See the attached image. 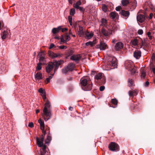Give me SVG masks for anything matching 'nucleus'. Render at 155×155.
Segmentation results:
<instances>
[{"mask_svg": "<svg viewBox=\"0 0 155 155\" xmlns=\"http://www.w3.org/2000/svg\"><path fill=\"white\" fill-rule=\"evenodd\" d=\"M51 105L50 103L48 101L46 102L43 110L42 115L46 121L48 120L51 117Z\"/></svg>", "mask_w": 155, "mask_h": 155, "instance_id": "obj_1", "label": "nucleus"}, {"mask_svg": "<svg viewBox=\"0 0 155 155\" xmlns=\"http://www.w3.org/2000/svg\"><path fill=\"white\" fill-rule=\"evenodd\" d=\"M86 77H83L81 78L80 80L81 84V85L83 86L82 89L85 91H88L91 90L92 87V84L91 82V83L87 82V79L86 78Z\"/></svg>", "mask_w": 155, "mask_h": 155, "instance_id": "obj_2", "label": "nucleus"}, {"mask_svg": "<svg viewBox=\"0 0 155 155\" xmlns=\"http://www.w3.org/2000/svg\"><path fill=\"white\" fill-rule=\"evenodd\" d=\"M74 65L71 63L68 66L63 68L62 70V72L64 74H66L68 71H72L74 70Z\"/></svg>", "mask_w": 155, "mask_h": 155, "instance_id": "obj_3", "label": "nucleus"}, {"mask_svg": "<svg viewBox=\"0 0 155 155\" xmlns=\"http://www.w3.org/2000/svg\"><path fill=\"white\" fill-rule=\"evenodd\" d=\"M109 148L110 150L114 151H118L119 147L117 143L114 142H111L109 145Z\"/></svg>", "mask_w": 155, "mask_h": 155, "instance_id": "obj_4", "label": "nucleus"}, {"mask_svg": "<svg viewBox=\"0 0 155 155\" xmlns=\"http://www.w3.org/2000/svg\"><path fill=\"white\" fill-rule=\"evenodd\" d=\"M126 68L128 71L130 70L134 66V63L131 61H127L125 63Z\"/></svg>", "mask_w": 155, "mask_h": 155, "instance_id": "obj_5", "label": "nucleus"}, {"mask_svg": "<svg viewBox=\"0 0 155 155\" xmlns=\"http://www.w3.org/2000/svg\"><path fill=\"white\" fill-rule=\"evenodd\" d=\"M97 48H99L101 50H105L107 48H108L107 46L105 43L101 42L100 45H98L96 46Z\"/></svg>", "mask_w": 155, "mask_h": 155, "instance_id": "obj_6", "label": "nucleus"}, {"mask_svg": "<svg viewBox=\"0 0 155 155\" xmlns=\"http://www.w3.org/2000/svg\"><path fill=\"white\" fill-rule=\"evenodd\" d=\"M137 21L140 23H142L145 20V16L143 15L137 14Z\"/></svg>", "mask_w": 155, "mask_h": 155, "instance_id": "obj_7", "label": "nucleus"}, {"mask_svg": "<svg viewBox=\"0 0 155 155\" xmlns=\"http://www.w3.org/2000/svg\"><path fill=\"white\" fill-rule=\"evenodd\" d=\"M123 47V44L121 42H118L116 44L114 49L116 51H119L122 49Z\"/></svg>", "mask_w": 155, "mask_h": 155, "instance_id": "obj_8", "label": "nucleus"}, {"mask_svg": "<svg viewBox=\"0 0 155 155\" xmlns=\"http://www.w3.org/2000/svg\"><path fill=\"white\" fill-rule=\"evenodd\" d=\"M54 67L52 62H50L46 67V72L48 73H50L53 70Z\"/></svg>", "mask_w": 155, "mask_h": 155, "instance_id": "obj_9", "label": "nucleus"}, {"mask_svg": "<svg viewBox=\"0 0 155 155\" xmlns=\"http://www.w3.org/2000/svg\"><path fill=\"white\" fill-rule=\"evenodd\" d=\"M48 54L49 56L52 58H55L61 56V54H56L51 51H48Z\"/></svg>", "mask_w": 155, "mask_h": 155, "instance_id": "obj_10", "label": "nucleus"}, {"mask_svg": "<svg viewBox=\"0 0 155 155\" xmlns=\"http://www.w3.org/2000/svg\"><path fill=\"white\" fill-rule=\"evenodd\" d=\"M62 61H56L54 62H52L54 66H55L54 72L58 69L59 66L61 64Z\"/></svg>", "mask_w": 155, "mask_h": 155, "instance_id": "obj_11", "label": "nucleus"}, {"mask_svg": "<svg viewBox=\"0 0 155 155\" xmlns=\"http://www.w3.org/2000/svg\"><path fill=\"white\" fill-rule=\"evenodd\" d=\"M38 55L39 58V61L40 62H41L44 64H45L46 62V61L45 57L42 56V53L39 52L38 54Z\"/></svg>", "mask_w": 155, "mask_h": 155, "instance_id": "obj_12", "label": "nucleus"}, {"mask_svg": "<svg viewBox=\"0 0 155 155\" xmlns=\"http://www.w3.org/2000/svg\"><path fill=\"white\" fill-rule=\"evenodd\" d=\"M116 59L114 57H111L109 61H110V65L113 67H115L117 64V62L116 61Z\"/></svg>", "mask_w": 155, "mask_h": 155, "instance_id": "obj_13", "label": "nucleus"}, {"mask_svg": "<svg viewBox=\"0 0 155 155\" xmlns=\"http://www.w3.org/2000/svg\"><path fill=\"white\" fill-rule=\"evenodd\" d=\"M134 56L136 59H138L141 56V52L140 51H135L134 53Z\"/></svg>", "mask_w": 155, "mask_h": 155, "instance_id": "obj_14", "label": "nucleus"}, {"mask_svg": "<svg viewBox=\"0 0 155 155\" xmlns=\"http://www.w3.org/2000/svg\"><path fill=\"white\" fill-rule=\"evenodd\" d=\"M81 58V57L80 54L76 55H74L71 56V59L74 61H79Z\"/></svg>", "mask_w": 155, "mask_h": 155, "instance_id": "obj_15", "label": "nucleus"}, {"mask_svg": "<svg viewBox=\"0 0 155 155\" xmlns=\"http://www.w3.org/2000/svg\"><path fill=\"white\" fill-rule=\"evenodd\" d=\"M83 27L80 26L78 25V35L79 37H82L84 34V32L83 31Z\"/></svg>", "mask_w": 155, "mask_h": 155, "instance_id": "obj_16", "label": "nucleus"}, {"mask_svg": "<svg viewBox=\"0 0 155 155\" xmlns=\"http://www.w3.org/2000/svg\"><path fill=\"white\" fill-rule=\"evenodd\" d=\"M101 32L105 37H107L109 36V31L104 28L101 29Z\"/></svg>", "mask_w": 155, "mask_h": 155, "instance_id": "obj_17", "label": "nucleus"}, {"mask_svg": "<svg viewBox=\"0 0 155 155\" xmlns=\"http://www.w3.org/2000/svg\"><path fill=\"white\" fill-rule=\"evenodd\" d=\"M120 14L121 15L124 17H127V18H128L130 15V13L128 11H125L123 10L121 11Z\"/></svg>", "mask_w": 155, "mask_h": 155, "instance_id": "obj_18", "label": "nucleus"}, {"mask_svg": "<svg viewBox=\"0 0 155 155\" xmlns=\"http://www.w3.org/2000/svg\"><path fill=\"white\" fill-rule=\"evenodd\" d=\"M129 5L132 6L133 9H135L137 5V2L135 0H130Z\"/></svg>", "mask_w": 155, "mask_h": 155, "instance_id": "obj_19", "label": "nucleus"}, {"mask_svg": "<svg viewBox=\"0 0 155 155\" xmlns=\"http://www.w3.org/2000/svg\"><path fill=\"white\" fill-rule=\"evenodd\" d=\"M101 25L103 27H107V21L106 19L104 18H102L101 21Z\"/></svg>", "mask_w": 155, "mask_h": 155, "instance_id": "obj_20", "label": "nucleus"}, {"mask_svg": "<svg viewBox=\"0 0 155 155\" xmlns=\"http://www.w3.org/2000/svg\"><path fill=\"white\" fill-rule=\"evenodd\" d=\"M8 34V31L7 30L4 31L1 34L2 36V38L3 39H5L6 38Z\"/></svg>", "mask_w": 155, "mask_h": 155, "instance_id": "obj_21", "label": "nucleus"}, {"mask_svg": "<svg viewBox=\"0 0 155 155\" xmlns=\"http://www.w3.org/2000/svg\"><path fill=\"white\" fill-rule=\"evenodd\" d=\"M38 122L40 125V128L41 130H44L45 128V125L44 121L40 119H39Z\"/></svg>", "mask_w": 155, "mask_h": 155, "instance_id": "obj_22", "label": "nucleus"}, {"mask_svg": "<svg viewBox=\"0 0 155 155\" xmlns=\"http://www.w3.org/2000/svg\"><path fill=\"white\" fill-rule=\"evenodd\" d=\"M36 141L37 144L39 147H41L43 146V141L40 140L39 138L38 137L36 138Z\"/></svg>", "mask_w": 155, "mask_h": 155, "instance_id": "obj_23", "label": "nucleus"}, {"mask_svg": "<svg viewBox=\"0 0 155 155\" xmlns=\"http://www.w3.org/2000/svg\"><path fill=\"white\" fill-rule=\"evenodd\" d=\"M128 94L129 96H133L136 95L137 94V93L136 90L130 91H129Z\"/></svg>", "mask_w": 155, "mask_h": 155, "instance_id": "obj_24", "label": "nucleus"}, {"mask_svg": "<svg viewBox=\"0 0 155 155\" xmlns=\"http://www.w3.org/2000/svg\"><path fill=\"white\" fill-rule=\"evenodd\" d=\"M42 74L40 72H37L35 76L36 80H40L42 79Z\"/></svg>", "mask_w": 155, "mask_h": 155, "instance_id": "obj_25", "label": "nucleus"}, {"mask_svg": "<svg viewBox=\"0 0 155 155\" xmlns=\"http://www.w3.org/2000/svg\"><path fill=\"white\" fill-rule=\"evenodd\" d=\"M130 2V0H122L121 1V3L123 6H125L129 4Z\"/></svg>", "mask_w": 155, "mask_h": 155, "instance_id": "obj_26", "label": "nucleus"}, {"mask_svg": "<svg viewBox=\"0 0 155 155\" xmlns=\"http://www.w3.org/2000/svg\"><path fill=\"white\" fill-rule=\"evenodd\" d=\"M95 44V43L94 41H89L86 42L85 43L86 46H90L91 47L93 46Z\"/></svg>", "mask_w": 155, "mask_h": 155, "instance_id": "obj_27", "label": "nucleus"}, {"mask_svg": "<svg viewBox=\"0 0 155 155\" xmlns=\"http://www.w3.org/2000/svg\"><path fill=\"white\" fill-rule=\"evenodd\" d=\"M102 78V74L101 73H99L97 74L95 77V78L96 80H98L101 79Z\"/></svg>", "mask_w": 155, "mask_h": 155, "instance_id": "obj_28", "label": "nucleus"}, {"mask_svg": "<svg viewBox=\"0 0 155 155\" xmlns=\"http://www.w3.org/2000/svg\"><path fill=\"white\" fill-rule=\"evenodd\" d=\"M128 85L130 87H131V86H133L134 85V80L132 79H128Z\"/></svg>", "mask_w": 155, "mask_h": 155, "instance_id": "obj_29", "label": "nucleus"}, {"mask_svg": "<svg viewBox=\"0 0 155 155\" xmlns=\"http://www.w3.org/2000/svg\"><path fill=\"white\" fill-rule=\"evenodd\" d=\"M81 4V3L80 1H78L76 4H74L73 5V6L76 8H77L78 7H79V6Z\"/></svg>", "mask_w": 155, "mask_h": 155, "instance_id": "obj_30", "label": "nucleus"}, {"mask_svg": "<svg viewBox=\"0 0 155 155\" xmlns=\"http://www.w3.org/2000/svg\"><path fill=\"white\" fill-rule=\"evenodd\" d=\"M117 16V14L115 12H111L110 14V16L112 19H114Z\"/></svg>", "mask_w": 155, "mask_h": 155, "instance_id": "obj_31", "label": "nucleus"}, {"mask_svg": "<svg viewBox=\"0 0 155 155\" xmlns=\"http://www.w3.org/2000/svg\"><path fill=\"white\" fill-rule=\"evenodd\" d=\"M51 140V136H47L46 139L45 141V144H48L49 143Z\"/></svg>", "mask_w": 155, "mask_h": 155, "instance_id": "obj_32", "label": "nucleus"}, {"mask_svg": "<svg viewBox=\"0 0 155 155\" xmlns=\"http://www.w3.org/2000/svg\"><path fill=\"white\" fill-rule=\"evenodd\" d=\"M129 71L131 72L132 74H134L137 72V68L134 66L132 69H130V70Z\"/></svg>", "mask_w": 155, "mask_h": 155, "instance_id": "obj_33", "label": "nucleus"}, {"mask_svg": "<svg viewBox=\"0 0 155 155\" xmlns=\"http://www.w3.org/2000/svg\"><path fill=\"white\" fill-rule=\"evenodd\" d=\"M94 35L93 32H91L90 34H86V38L87 39H90Z\"/></svg>", "mask_w": 155, "mask_h": 155, "instance_id": "obj_34", "label": "nucleus"}, {"mask_svg": "<svg viewBox=\"0 0 155 155\" xmlns=\"http://www.w3.org/2000/svg\"><path fill=\"white\" fill-rule=\"evenodd\" d=\"M132 44L134 46H136L138 45V41L136 39H134L131 41Z\"/></svg>", "mask_w": 155, "mask_h": 155, "instance_id": "obj_35", "label": "nucleus"}, {"mask_svg": "<svg viewBox=\"0 0 155 155\" xmlns=\"http://www.w3.org/2000/svg\"><path fill=\"white\" fill-rule=\"evenodd\" d=\"M42 63L41 62H39V63H38L37 64L36 69L39 70H41L42 68Z\"/></svg>", "mask_w": 155, "mask_h": 155, "instance_id": "obj_36", "label": "nucleus"}, {"mask_svg": "<svg viewBox=\"0 0 155 155\" xmlns=\"http://www.w3.org/2000/svg\"><path fill=\"white\" fill-rule=\"evenodd\" d=\"M74 53V51L73 50H70L68 52L67 55L68 56H69L72 55Z\"/></svg>", "mask_w": 155, "mask_h": 155, "instance_id": "obj_37", "label": "nucleus"}, {"mask_svg": "<svg viewBox=\"0 0 155 155\" xmlns=\"http://www.w3.org/2000/svg\"><path fill=\"white\" fill-rule=\"evenodd\" d=\"M141 78H144L146 76V71L144 70H143L141 72Z\"/></svg>", "mask_w": 155, "mask_h": 155, "instance_id": "obj_38", "label": "nucleus"}, {"mask_svg": "<svg viewBox=\"0 0 155 155\" xmlns=\"http://www.w3.org/2000/svg\"><path fill=\"white\" fill-rule=\"evenodd\" d=\"M49 153L47 150H43L41 152V155H48V153Z\"/></svg>", "mask_w": 155, "mask_h": 155, "instance_id": "obj_39", "label": "nucleus"}, {"mask_svg": "<svg viewBox=\"0 0 155 155\" xmlns=\"http://www.w3.org/2000/svg\"><path fill=\"white\" fill-rule=\"evenodd\" d=\"M75 9L74 8H72L70 10V15L71 16H73L75 14Z\"/></svg>", "mask_w": 155, "mask_h": 155, "instance_id": "obj_40", "label": "nucleus"}, {"mask_svg": "<svg viewBox=\"0 0 155 155\" xmlns=\"http://www.w3.org/2000/svg\"><path fill=\"white\" fill-rule=\"evenodd\" d=\"M102 9L103 11H104V12H106L107 10V8L106 5L104 4L102 6Z\"/></svg>", "mask_w": 155, "mask_h": 155, "instance_id": "obj_41", "label": "nucleus"}, {"mask_svg": "<svg viewBox=\"0 0 155 155\" xmlns=\"http://www.w3.org/2000/svg\"><path fill=\"white\" fill-rule=\"evenodd\" d=\"M52 32L54 34L58 32L56 28H53L52 30Z\"/></svg>", "mask_w": 155, "mask_h": 155, "instance_id": "obj_42", "label": "nucleus"}, {"mask_svg": "<svg viewBox=\"0 0 155 155\" xmlns=\"http://www.w3.org/2000/svg\"><path fill=\"white\" fill-rule=\"evenodd\" d=\"M64 38L65 39L66 42L68 41L70 39V37L68 35H65Z\"/></svg>", "mask_w": 155, "mask_h": 155, "instance_id": "obj_43", "label": "nucleus"}, {"mask_svg": "<svg viewBox=\"0 0 155 155\" xmlns=\"http://www.w3.org/2000/svg\"><path fill=\"white\" fill-rule=\"evenodd\" d=\"M64 36L63 35H62L60 38L61 41L64 43H67L66 41L64 39Z\"/></svg>", "mask_w": 155, "mask_h": 155, "instance_id": "obj_44", "label": "nucleus"}, {"mask_svg": "<svg viewBox=\"0 0 155 155\" xmlns=\"http://www.w3.org/2000/svg\"><path fill=\"white\" fill-rule=\"evenodd\" d=\"M111 102L113 104L115 105H116L117 104V101L116 99H112Z\"/></svg>", "mask_w": 155, "mask_h": 155, "instance_id": "obj_45", "label": "nucleus"}, {"mask_svg": "<svg viewBox=\"0 0 155 155\" xmlns=\"http://www.w3.org/2000/svg\"><path fill=\"white\" fill-rule=\"evenodd\" d=\"M77 9H79L81 12H84V9L82 7H78L77 8H76Z\"/></svg>", "mask_w": 155, "mask_h": 155, "instance_id": "obj_46", "label": "nucleus"}, {"mask_svg": "<svg viewBox=\"0 0 155 155\" xmlns=\"http://www.w3.org/2000/svg\"><path fill=\"white\" fill-rule=\"evenodd\" d=\"M145 39H144L143 40H142V44H140V48H141L143 46H144L145 45Z\"/></svg>", "mask_w": 155, "mask_h": 155, "instance_id": "obj_47", "label": "nucleus"}, {"mask_svg": "<svg viewBox=\"0 0 155 155\" xmlns=\"http://www.w3.org/2000/svg\"><path fill=\"white\" fill-rule=\"evenodd\" d=\"M28 127L31 128H32L34 127V124L32 122H30L28 124Z\"/></svg>", "mask_w": 155, "mask_h": 155, "instance_id": "obj_48", "label": "nucleus"}, {"mask_svg": "<svg viewBox=\"0 0 155 155\" xmlns=\"http://www.w3.org/2000/svg\"><path fill=\"white\" fill-rule=\"evenodd\" d=\"M105 89V87L104 86H101L100 87L99 89L101 91H103Z\"/></svg>", "mask_w": 155, "mask_h": 155, "instance_id": "obj_49", "label": "nucleus"}, {"mask_svg": "<svg viewBox=\"0 0 155 155\" xmlns=\"http://www.w3.org/2000/svg\"><path fill=\"white\" fill-rule=\"evenodd\" d=\"M143 31L142 29H139L138 30V34L141 35L143 33Z\"/></svg>", "mask_w": 155, "mask_h": 155, "instance_id": "obj_50", "label": "nucleus"}, {"mask_svg": "<svg viewBox=\"0 0 155 155\" xmlns=\"http://www.w3.org/2000/svg\"><path fill=\"white\" fill-rule=\"evenodd\" d=\"M58 47L60 49H63L64 48L65 49L67 48V47L64 45H60Z\"/></svg>", "mask_w": 155, "mask_h": 155, "instance_id": "obj_51", "label": "nucleus"}, {"mask_svg": "<svg viewBox=\"0 0 155 155\" xmlns=\"http://www.w3.org/2000/svg\"><path fill=\"white\" fill-rule=\"evenodd\" d=\"M44 138L43 135H42L40 136L39 139L40 140L44 141Z\"/></svg>", "mask_w": 155, "mask_h": 155, "instance_id": "obj_52", "label": "nucleus"}, {"mask_svg": "<svg viewBox=\"0 0 155 155\" xmlns=\"http://www.w3.org/2000/svg\"><path fill=\"white\" fill-rule=\"evenodd\" d=\"M121 9V7L120 6H119L118 7H116L115 9L116 11H120V9Z\"/></svg>", "mask_w": 155, "mask_h": 155, "instance_id": "obj_53", "label": "nucleus"}, {"mask_svg": "<svg viewBox=\"0 0 155 155\" xmlns=\"http://www.w3.org/2000/svg\"><path fill=\"white\" fill-rule=\"evenodd\" d=\"M38 92L41 93H43L45 91H43V89L42 88H40L39 90H38Z\"/></svg>", "mask_w": 155, "mask_h": 155, "instance_id": "obj_54", "label": "nucleus"}, {"mask_svg": "<svg viewBox=\"0 0 155 155\" xmlns=\"http://www.w3.org/2000/svg\"><path fill=\"white\" fill-rule=\"evenodd\" d=\"M114 32V31L112 30H109V35H112L113 32Z\"/></svg>", "mask_w": 155, "mask_h": 155, "instance_id": "obj_55", "label": "nucleus"}, {"mask_svg": "<svg viewBox=\"0 0 155 155\" xmlns=\"http://www.w3.org/2000/svg\"><path fill=\"white\" fill-rule=\"evenodd\" d=\"M54 46V45L53 43H51V44L49 47V49H51Z\"/></svg>", "mask_w": 155, "mask_h": 155, "instance_id": "obj_56", "label": "nucleus"}, {"mask_svg": "<svg viewBox=\"0 0 155 155\" xmlns=\"http://www.w3.org/2000/svg\"><path fill=\"white\" fill-rule=\"evenodd\" d=\"M69 22L72 21V18L71 16H69L68 17Z\"/></svg>", "mask_w": 155, "mask_h": 155, "instance_id": "obj_57", "label": "nucleus"}, {"mask_svg": "<svg viewBox=\"0 0 155 155\" xmlns=\"http://www.w3.org/2000/svg\"><path fill=\"white\" fill-rule=\"evenodd\" d=\"M68 30V28H62L61 29V31L62 32H64V31H67Z\"/></svg>", "mask_w": 155, "mask_h": 155, "instance_id": "obj_58", "label": "nucleus"}, {"mask_svg": "<svg viewBox=\"0 0 155 155\" xmlns=\"http://www.w3.org/2000/svg\"><path fill=\"white\" fill-rule=\"evenodd\" d=\"M50 81V80L48 78H46L45 82L46 84H47Z\"/></svg>", "mask_w": 155, "mask_h": 155, "instance_id": "obj_59", "label": "nucleus"}, {"mask_svg": "<svg viewBox=\"0 0 155 155\" xmlns=\"http://www.w3.org/2000/svg\"><path fill=\"white\" fill-rule=\"evenodd\" d=\"M149 84V82L148 81H147L145 82V84H144V86L145 87H147L148 86Z\"/></svg>", "mask_w": 155, "mask_h": 155, "instance_id": "obj_60", "label": "nucleus"}, {"mask_svg": "<svg viewBox=\"0 0 155 155\" xmlns=\"http://www.w3.org/2000/svg\"><path fill=\"white\" fill-rule=\"evenodd\" d=\"M57 28V29L58 31L59 32V31L61 29V26H58V27L57 28Z\"/></svg>", "mask_w": 155, "mask_h": 155, "instance_id": "obj_61", "label": "nucleus"}, {"mask_svg": "<svg viewBox=\"0 0 155 155\" xmlns=\"http://www.w3.org/2000/svg\"><path fill=\"white\" fill-rule=\"evenodd\" d=\"M152 71L155 74V67H154L152 68Z\"/></svg>", "mask_w": 155, "mask_h": 155, "instance_id": "obj_62", "label": "nucleus"}, {"mask_svg": "<svg viewBox=\"0 0 155 155\" xmlns=\"http://www.w3.org/2000/svg\"><path fill=\"white\" fill-rule=\"evenodd\" d=\"M47 146L46 145H44L43 147L42 150H46Z\"/></svg>", "mask_w": 155, "mask_h": 155, "instance_id": "obj_63", "label": "nucleus"}, {"mask_svg": "<svg viewBox=\"0 0 155 155\" xmlns=\"http://www.w3.org/2000/svg\"><path fill=\"white\" fill-rule=\"evenodd\" d=\"M41 96H42L46 95V94L45 91L43 93H41Z\"/></svg>", "mask_w": 155, "mask_h": 155, "instance_id": "obj_64", "label": "nucleus"}]
</instances>
